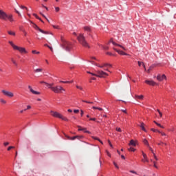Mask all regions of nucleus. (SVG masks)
Here are the masks:
<instances>
[{"instance_id":"1","label":"nucleus","mask_w":176,"mask_h":176,"mask_svg":"<svg viewBox=\"0 0 176 176\" xmlns=\"http://www.w3.org/2000/svg\"><path fill=\"white\" fill-rule=\"evenodd\" d=\"M0 20H4V21H8V20L10 23H13L14 21V19H13V14H8L3 10H0Z\"/></svg>"},{"instance_id":"2","label":"nucleus","mask_w":176,"mask_h":176,"mask_svg":"<svg viewBox=\"0 0 176 176\" xmlns=\"http://www.w3.org/2000/svg\"><path fill=\"white\" fill-rule=\"evenodd\" d=\"M61 44L60 46L66 50V52H69L72 49V43L69 41H67L64 37H60Z\"/></svg>"},{"instance_id":"3","label":"nucleus","mask_w":176,"mask_h":176,"mask_svg":"<svg viewBox=\"0 0 176 176\" xmlns=\"http://www.w3.org/2000/svg\"><path fill=\"white\" fill-rule=\"evenodd\" d=\"M77 39L80 44H81L83 47H87V49H90V45H89V43L86 41V37H85V35L83 34H80Z\"/></svg>"},{"instance_id":"4","label":"nucleus","mask_w":176,"mask_h":176,"mask_svg":"<svg viewBox=\"0 0 176 176\" xmlns=\"http://www.w3.org/2000/svg\"><path fill=\"white\" fill-rule=\"evenodd\" d=\"M51 115L54 118H58V119H61L62 120H65V122H68V118L67 117H64L63 115H61L60 113L57 111H51Z\"/></svg>"},{"instance_id":"5","label":"nucleus","mask_w":176,"mask_h":176,"mask_svg":"<svg viewBox=\"0 0 176 176\" xmlns=\"http://www.w3.org/2000/svg\"><path fill=\"white\" fill-rule=\"evenodd\" d=\"M9 43L10 45H11L14 50H18V52H20L21 53H27V50H25V48L22 47H19L14 45V43H13V41H9Z\"/></svg>"},{"instance_id":"6","label":"nucleus","mask_w":176,"mask_h":176,"mask_svg":"<svg viewBox=\"0 0 176 176\" xmlns=\"http://www.w3.org/2000/svg\"><path fill=\"white\" fill-rule=\"evenodd\" d=\"M93 76H96L97 78H105V76H108V73L104 72L102 70L96 71V74H93Z\"/></svg>"},{"instance_id":"7","label":"nucleus","mask_w":176,"mask_h":176,"mask_svg":"<svg viewBox=\"0 0 176 176\" xmlns=\"http://www.w3.org/2000/svg\"><path fill=\"white\" fill-rule=\"evenodd\" d=\"M50 89L54 91V93H60L61 91H65V89L63 87L58 85L56 87H50Z\"/></svg>"},{"instance_id":"8","label":"nucleus","mask_w":176,"mask_h":176,"mask_svg":"<svg viewBox=\"0 0 176 176\" xmlns=\"http://www.w3.org/2000/svg\"><path fill=\"white\" fill-rule=\"evenodd\" d=\"M1 93L6 96V97H9L10 98H12V97H14V94H13L11 91H6L5 89L1 90Z\"/></svg>"},{"instance_id":"9","label":"nucleus","mask_w":176,"mask_h":176,"mask_svg":"<svg viewBox=\"0 0 176 176\" xmlns=\"http://www.w3.org/2000/svg\"><path fill=\"white\" fill-rule=\"evenodd\" d=\"M94 65H96V67H98L99 68H104V67H109L110 68H112V65L108 64V63H104L103 65H100L94 62H92Z\"/></svg>"},{"instance_id":"10","label":"nucleus","mask_w":176,"mask_h":176,"mask_svg":"<svg viewBox=\"0 0 176 176\" xmlns=\"http://www.w3.org/2000/svg\"><path fill=\"white\" fill-rule=\"evenodd\" d=\"M145 83H146L147 85H149V86H157V82L152 80H145Z\"/></svg>"},{"instance_id":"11","label":"nucleus","mask_w":176,"mask_h":176,"mask_svg":"<svg viewBox=\"0 0 176 176\" xmlns=\"http://www.w3.org/2000/svg\"><path fill=\"white\" fill-rule=\"evenodd\" d=\"M28 89H29L30 91H31V93H32V94H35L36 96H39V94H41V92L34 90L32 89V87H31L30 85L28 86Z\"/></svg>"},{"instance_id":"12","label":"nucleus","mask_w":176,"mask_h":176,"mask_svg":"<svg viewBox=\"0 0 176 176\" xmlns=\"http://www.w3.org/2000/svg\"><path fill=\"white\" fill-rule=\"evenodd\" d=\"M164 79H167L166 75L163 74L162 76H161L160 74H158L157 76V80H158L159 82H162V80H163Z\"/></svg>"},{"instance_id":"13","label":"nucleus","mask_w":176,"mask_h":176,"mask_svg":"<svg viewBox=\"0 0 176 176\" xmlns=\"http://www.w3.org/2000/svg\"><path fill=\"white\" fill-rule=\"evenodd\" d=\"M113 50L118 53V54H120L121 56H129V54L120 50H118L116 48H113Z\"/></svg>"},{"instance_id":"14","label":"nucleus","mask_w":176,"mask_h":176,"mask_svg":"<svg viewBox=\"0 0 176 176\" xmlns=\"http://www.w3.org/2000/svg\"><path fill=\"white\" fill-rule=\"evenodd\" d=\"M142 155L144 159L142 160V162H143L144 163H145V162H146V163H149V160L148 159V157L146 156V154H145V153H144V151H142Z\"/></svg>"},{"instance_id":"15","label":"nucleus","mask_w":176,"mask_h":176,"mask_svg":"<svg viewBox=\"0 0 176 176\" xmlns=\"http://www.w3.org/2000/svg\"><path fill=\"white\" fill-rule=\"evenodd\" d=\"M110 42H111V43H113L115 46H118L119 47H120L121 49H122V50H127V49H126V47H123L121 45H119L116 43H115L114 41H113L112 40L110 41Z\"/></svg>"},{"instance_id":"16","label":"nucleus","mask_w":176,"mask_h":176,"mask_svg":"<svg viewBox=\"0 0 176 176\" xmlns=\"http://www.w3.org/2000/svg\"><path fill=\"white\" fill-rule=\"evenodd\" d=\"M30 23L32 24H33L32 27L33 28H35L37 31H39L40 32H43V30L41 28H39V27H38V25H36V24L32 23V21H30Z\"/></svg>"},{"instance_id":"17","label":"nucleus","mask_w":176,"mask_h":176,"mask_svg":"<svg viewBox=\"0 0 176 176\" xmlns=\"http://www.w3.org/2000/svg\"><path fill=\"white\" fill-rule=\"evenodd\" d=\"M155 67H157V65H156V64H153V65H151L149 67L148 69L147 70L148 74H150L151 72L152 71V69H153V68H155Z\"/></svg>"},{"instance_id":"18","label":"nucleus","mask_w":176,"mask_h":176,"mask_svg":"<svg viewBox=\"0 0 176 176\" xmlns=\"http://www.w3.org/2000/svg\"><path fill=\"white\" fill-rule=\"evenodd\" d=\"M140 127H141L143 131H145V133H146V129H145V124H144V122H141Z\"/></svg>"},{"instance_id":"19","label":"nucleus","mask_w":176,"mask_h":176,"mask_svg":"<svg viewBox=\"0 0 176 176\" xmlns=\"http://www.w3.org/2000/svg\"><path fill=\"white\" fill-rule=\"evenodd\" d=\"M78 131H83L84 133H87V134L91 133L90 131H87L86 128H82V129H78Z\"/></svg>"},{"instance_id":"20","label":"nucleus","mask_w":176,"mask_h":176,"mask_svg":"<svg viewBox=\"0 0 176 176\" xmlns=\"http://www.w3.org/2000/svg\"><path fill=\"white\" fill-rule=\"evenodd\" d=\"M135 100H144V96L142 95H140V96H138V95H135Z\"/></svg>"},{"instance_id":"21","label":"nucleus","mask_w":176,"mask_h":176,"mask_svg":"<svg viewBox=\"0 0 176 176\" xmlns=\"http://www.w3.org/2000/svg\"><path fill=\"white\" fill-rule=\"evenodd\" d=\"M84 30H85V31H87V32H91V28L89 26H85Z\"/></svg>"},{"instance_id":"22","label":"nucleus","mask_w":176,"mask_h":176,"mask_svg":"<svg viewBox=\"0 0 176 176\" xmlns=\"http://www.w3.org/2000/svg\"><path fill=\"white\" fill-rule=\"evenodd\" d=\"M34 71V72H35L36 74H38V72H42V71H43V69H42V68H40V69H35Z\"/></svg>"},{"instance_id":"23","label":"nucleus","mask_w":176,"mask_h":176,"mask_svg":"<svg viewBox=\"0 0 176 176\" xmlns=\"http://www.w3.org/2000/svg\"><path fill=\"white\" fill-rule=\"evenodd\" d=\"M129 145H132L133 146H135L136 144L135 142L133 140H131L129 144Z\"/></svg>"},{"instance_id":"24","label":"nucleus","mask_w":176,"mask_h":176,"mask_svg":"<svg viewBox=\"0 0 176 176\" xmlns=\"http://www.w3.org/2000/svg\"><path fill=\"white\" fill-rule=\"evenodd\" d=\"M143 144H144V145H146L148 147H149V143L148 142V140L146 139L143 140Z\"/></svg>"},{"instance_id":"25","label":"nucleus","mask_w":176,"mask_h":176,"mask_svg":"<svg viewBox=\"0 0 176 176\" xmlns=\"http://www.w3.org/2000/svg\"><path fill=\"white\" fill-rule=\"evenodd\" d=\"M67 140H70L71 141H74L75 140H76V137L74 136L72 138L69 137V136H66Z\"/></svg>"},{"instance_id":"26","label":"nucleus","mask_w":176,"mask_h":176,"mask_svg":"<svg viewBox=\"0 0 176 176\" xmlns=\"http://www.w3.org/2000/svg\"><path fill=\"white\" fill-rule=\"evenodd\" d=\"M157 133L161 134V135H162V136L167 137V134H166V133H164V132H162L160 131H157Z\"/></svg>"},{"instance_id":"27","label":"nucleus","mask_w":176,"mask_h":176,"mask_svg":"<svg viewBox=\"0 0 176 176\" xmlns=\"http://www.w3.org/2000/svg\"><path fill=\"white\" fill-rule=\"evenodd\" d=\"M60 83H74V80H72V81H63V80H60Z\"/></svg>"},{"instance_id":"28","label":"nucleus","mask_w":176,"mask_h":176,"mask_svg":"<svg viewBox=\"0 0 176 176\" xmlns=\"http://www.w3.org/2000/svg\"><path fill=\"white\" fill-rule=\"evenodd\" d=\"M138 64L139 67H141V65H142L143 67H145V64L144 63V62L138 61Z\"/></svg>"},{"instance_id":"29","label":"nucleus","mask_w":176,"mask_h":176,"mask_svg":"<svg viewBox=\"0 0 176 176\" xmlns=\"http://www.w3.org/2000/svg\"><path fill=\"white\" fill-rule=\"evenodd\" d=\"M8 34H9V35H12L13 36H14V35H16V33L14 32H12V31H8Z\"/></svg>"},{"instance_id":"30","label":"nucleus","mask_w":176,"mask_h":176,"mask_svg":"<svg viewBox=\"0 0 176 176\" xmlns=\"http://www.w3.org/2000/svg\"><path fill=\"white\" fill-rule=\"evenodd\" d=\"M154 123H155L158 127H160L161 129H164V126H162V124L157 123L156 121H154Z\"/></svg>"},{"instance_id":"31","label":"nucleus","mask_w":176,"mask_h":176,"mask_svg":"<svg viewBox=\"0 0 176 176\" xmlns=\"http://www.w3.org/2000/svg\"><path fill=\"white\" fill-rule=\"evenodd\" d=\"M11 61L12 62L14 65H16V67H17V62H16V60H14V59L12 58Z\"/></svg>"},{"instance_id":"32","label":"nucleus","mask_w":176,"mask_h":176,"mask_svg":"<svg viewBox=\"0 0 176 176\" xmlns=\"http://www.w3.org/2000/svg\"><path fill=\"white\" fill-rule=\"evenodd\" d=\"M92 138H94V140H96L97 141H99V142H100V144H103L102 141H101L100 139H98V138H96V137H92Z\"/></svg>"},{"instance_id":"33","label":"nucleus","mask_w":176,"mask_h":176,"mask_svg":"<svg viewBox=\"0 0 176 176\" xmlns=\"http://www.w3.org/2000/svg\"><path fill=\"white\" fill-rule=\"evenodd\" d=\"M92 108L94 109H98V111H102L103 109H102V108H100V107H92Z\"/></svg>"},{"instance_id":"34","label":"nucleus","mask_w":176,"mask_h":176,"mask_svg":"<svg viewBox=\"0 0 176 176\" xmlns=\"http://www.w3.org/2000/svg\"><path fill=\"white\" fill-rule=\"evenodd\" d=\"M129 152H135V149L133 147H131L128 149Z\"/></svg>"},{"instance_id":"35","label":"nucleus","mask_w":176,"mask_h":176,"mask_svg":"<svg viewBox=\"0 0 176 176\" xmlns=\"http://www.w3.org/2000/svg\"><path fill=\"white\" fill-rule=\"evenodd\" d=\"M0 102H1V104H6V100H5V99H0Z\"/></svg>"},{"instance_id":"36","label":"nucleus","mask_w":176,"mask_h":176,"mask_svg":"<svg viewBox=\"0 0 176 176\" xmlns=\"http://www.w3.org/2000/svg\"><path fill=\"white\" fill-rule=\"evenodd\" d=\"M20 8H21V9H25L27 10V12H28V8H27L24 6H21Z\"/></svg>"},{"instance_id":"37","label":"nucleus","mask_w":176,"mask_h":176,"mask_svg":"<svg viewBox=\"0 0 176 176\" xmlns=\"http://www.w3.org/2000/svg\"><path fill=\"white\" fill-rule=\"evenodd\" d=\"M32 53L33 54H39L41 52H36V50H33V51H32Z\"/></svg>"},{"instance_id":"38","label":"nucleus","mask_w":176,"mask_h":176,"mask_svg":"<svg viewBox=\"0 0 176 176\" xmlns=\"http://www.w3.org/2000/svg\"><path fill=\"white\" fill-rule=\"evenodd\" d=\"M76 89H79V90H83V87H82L79 85H76Z\"/></svg>"},{"instance_id":"39","label":"nucleus","mask_w":176,"mask_h":176,"mask_svg":"<svg viewBox=\"0 0 176 176\" xmlns=\"http://www.w3.org/2000/svg\"><path fill=\"white\" fill-rule=\"evenodd\" d=\"M116 131H118V133H122V129H120V128H116Z\"/></svg>"},{"instance_id":"40","label":"nucleus","mask_w":176,"mask_h":176,"mask_svg":"<svg viewBox=\"0 0 176 176\" xmlns=\"http://www.w3.org/2000/svg\"><path fill=\"white\" fill-rule=\"evenodd\" d=\"M54 84L52 83V84H48L47 85V86L48 87L49 89H50V87H53Z\"/></svg>"},{"instance_id":"41","label":"nucleus","mask_w":176,"mask_h":176,"mask_svg":"<svg viewBox=\"0 0 176 176\" xmlns=\"http://www.w3.org/2000/svg\"><path fill=\"white\" fill-rule=\"evenodd\" d=\"M14 10L19 16H21V14L20 13V12H19V10H17V9H14Z\"/></svg>"},{"instance_id":"42","label":"nucleus","mask_w":176,"mask_h":176,"mask_svg":"<svg viewBox=\"0 0 176 176\" xmlns=\"http://www.w3.org/2000/svg\"><path fill=\"white\" fill-rule=\"evenodd\" d=\"M82 102H86L87 104H93V102H89L87 100H82Z\"/></svg>"},{"instance_id":"43","label":"nucleus","mask_w":176,"mask_h":176,"mask_svg":"<svg viewBox=\"0 0 176 176\" xmlns=\"http://www.w3.org/2000/svg\"><path fill=\"white\" fill-rule=\"evenodd\" d=\"M157 111L159 113L160 118H162V116H163V114L162 113V112H160V110L157 109Z\"/></svg>"},{"instance_id":"44","label":"nucleus","mask_w":176,"mask_h":176,"mask_svg":"<svg viewBox=\"0 0 176 176\" xmlns=\"http://www.w3.org/2000/svg\"><path fill=\"white\" fill-rule=\"evenodd\" d=\"M10 149H14V146H11L8 148V151H10Z\"/></svg>"},{"instance_id":"45","label":"nucleus","mask_w":176,"mask_h":176,"mask_svg":"<svg viewBox=\"0 0 176 176\" xmlns=\"http://www.w3.org/2000/svg\"><path fill=\"white\" fill-rule=\"evenodd\" d=\"M154 159L157 161L159 159H157V157L156 156V154L153 153Z\"/></svg>"},{"instance_id":"46","label":"nucleus","mask_w":176,"mask_h":176,"mask_svg":"<svg viewBox=\"0 0 176 176\" xmlns=\"http://www.w3.org/2000/svg\"><path fill=\"white\" fill-rule=\"evenodd\" d=\"M151 131H153L154 133H156V132L159 131V130L155 129H151Z\"/></svg>"},{"instance_id":"47","label":"nucleus","mask_w":176,"mask_h":176,"mask_svg":"<svg viewBox=\"0 0 176 176\" xmlns=\"http://www.w3.org/2000/svg\"><path fill=\"white\" fill-rule=\"evenodd\" d=\"M40 83H41V84L44 83V85H49V83H47V82H46L45 81H41Z\"/></svg>"},{"instance_id":"48","label":"nucleus","mask_w":176,"mask_h":176,"mask_svg":"<svg viewBox=\"0 0 176 176\" xmlns=\"http://www.w3.org/2000/svg\"><path fill=\"white\" fill-rule=\"evenodd\" d=\"M148 148H149V150L152 152V153H153H153H155L153 152V149H152V147L148 146Z\"/></svg>"},{"instance_id":"49","label":"nucleus","mask_w":176,"mask_h":176,"mask_svg":"<svg viewBox=\"0 0 176 176\" xmlns=\"http://www.w3.org/2000/svg\"><path fill=\"white\" fill-rule=\"evenodd\" d=\"M74 113H79V110H78V109H74Z\"/></svg>"},{"instance_id":"50","label":"nucleus","mask_w":176,"mask_h":176,"mask_svg":"<svg viewBox=\"0 0 176 176\" xmlns=\"http://www.w3.org/2000/svg\"><path fill=\"white\" fill-rule=\"evenodd\" d=\"M113 164L115 167H116V168H119V166H118V164H116V162H113Z\"/></svg>"},{"instance_id":"51","label":"nucleus","mask_w":176,"mask_h":176,"mask_svg":"<svg viewBox=\"0 0 176 176\" xmlns=\"http://www.w3.org/2000/svg\"><path fill=\"white\" fill-rule=\"evenodd\" d=\"M55 10H56V12H59L60 11V8L56 7Z\"/></svg>"},{"instance_id":"52","label":"nucleus","mask_w":176,"mask_h":176,"mask_svg":"<svg viewBox=\"0 0 176 176\" xmlns=\"http://www.w3.org/2000/svg\"><path fill=\"white\" fill-rule=\"evenodd\" d=\"M40 14H41V16L44 17V19H47L46 16H45V14H43L42 12H40Z\"/></svg>"},{"instance_id":"53","label":"nucleus","mask_w":176,"mask_h":176,"mask_svg":"<svg viewBox=\"0 0 176 176\" xmlns=\"http://www.w3.org/2000/svg\"><path fill=\"white\" fill-rule=\"evenodd\" d=\"M42 32V34H49V32H45L44 30H43V32Z\"/></svg>"},{"instance_id":"54","label":"nucleus","mask_w":176,"mask_h":176,"mask_svg":"<svg viewBox=\"0 0 176 176\" xmlns=\"http://www.w3.org/2000/svg\"><path fill=\"white\" fill-rule=\"evenodd\" d=\"M153 164H154V167L155 168H157V166H156V162H153Z\"/></svg>"},{"instance_id":"55","label":"nucleus","mask_w":176,"mask_h":176,"mask_svg":"<svg viewBox=\"0 0 176 176\" xmlns=\"http://www.w3.org/2000/svg\"><path fill=\"white\" fill-rule=\"evenodd\" d=\"M27 109H31V106L28 105L27 109H24V111H26Z\"/></svg>"},{"instance_id":"56","label":"nucleus","mask_w":176,"mask_h":176,"mask_svg":"<svg viewBox=\"0 0 176 176\" xmlns=\"http://www.w3.org/2000/svg\"><path fill=\"white\" fill-rule=\"evenodd\" d=\"M38 20H40V21H41V23H45L42 19H41L39 16L37 18Z\"/></svg>"},{"instance_id":"57","label":"nucleus","mask_w":176,"mask_h":176,"mask_svg":"<svg viewBox=\"0 0 176 176\" xmlns=\"http://www.w3.org/2000/svg\"><path fill=\"white\" fill-rule=\"evenodd\" d=\"M38 20H40V21H41V23H45L42 19H41L39 16L37 18Z\"/></svg>"},{"instance_id":"58","label":"nucleus","mask_w":176,"mask_h":176,"mask_svg":"<svg viewBox=\"0 0 176 176\" xmlns=\"http://www.w3.org/2000/svg\"><path fill=\"white\" fill-rule=\"evenodd\" d=\"M9 145V142H4V146H8Z\"/></svg>"},{"instance_id":"59","label":"nucleus","mask_w":176,"mask_h":176,"mask_svg":"<svg viewBox=\"0 0 176 176\" xmlns=\"http://www.w3.org/2000/svg\"><path fill=\"white\" fill-rule=\"evenodd\" d=\"M130 173H131L132 174H137V172L134 170H130Z\"/></svg>"},{"instance_id":"60","label":"nucleus","mask_w":176,"mask_h":176,"mask_svg":"<svg viewBox=\"0 0 176 176\" xmlns=\"http://www.w3.org/2000/svg\"><path fill=\"white\" fill-rule=\"evenodd\" d=\"M108 142H109L110 146H111V148H113V146H112V144L111 143V141H110V140H108Z\"/></svg>"},{"instance_id":"61","label":"nucleus","mask_w":176,"mask_h":176,"mask_svg":"<svg viewBox=\"0 0 176 176\" xmlns=\"http://www.w3.org/2000/svg\"><path fill=\"white\" fill-rule=\"evenodd\" d=\"M33 16H34V17H36V19H38L39 16H38V15L36 14H33Z\"/></svg>"},{"instance_id":"62","label":"nucleus","mask_w":176,"mask_h":176,"mask_svg":"<svg viewBox=\"0 0 176 176\" xmlns=\"http://www.w3.org/2000/svg\"><path fill=\"white\" fill-rule=\"evenodd\" d=\"M80 115H81V116H83V114H84V112H83V110H80Z\"/></svg>"},{"instance_id":"63","label":"nucleus","mask_w":176,"mask_h":176,"mask_svg":"<svg viewBox=\"0 0 176 176\" xmlns=\"http://www.w3.org/2000/svg\"><path fill=\"white\" fill-rule=\"evenodd\" d=\"M107 54H109V56H113V54L111 52H107Z\"/></svg>"},{"instance_id":"64","label":"nucleus","mask_w":176,"mask_h":176,"mask_svg":"<svg viewBox=\"0 0 176 176\" xmlns=\"http://www.w3.org/2000/svg\"><path fill=\"white\" fill-rule=\"evenodd\" d=\"M89 120H93L94 122H95L96 118H90Z\"/></svg>"}]
</instances>
